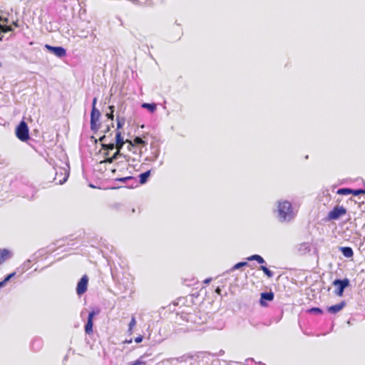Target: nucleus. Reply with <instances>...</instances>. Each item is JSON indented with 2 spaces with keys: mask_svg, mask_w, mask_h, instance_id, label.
<instances>
[{
  "mask_svg": "<svg viewBox=\"0 0 365 365\" xmlns=\"http://www.w3.org/2000/svg\"><path fill=\"white\" fill-rule=\"evenodd\" d=\"M296 216L292 203L288 200H279L277 205V219L281 222H289Z\"/></svg>",
  "mask_w": 365,
  "mask_h": 365,
  "instance_id": "obj_1",
  "label": "nucleus"
},
{
  "mask_svg": "<svg viewBox=\"0 0 365 365\" xmlns=\"http://www.w3.org/2000/svg\"><path fill=\"white\" fill-rule=\"evenodd\" d=\"M171 365H201V354L195 356H182L169 360Z\"/></svg>",
  "mask_w": 365,
  "mask_h": 365,
  "instance_id": "obj_2",
  "label": "nucleus"
},
{
  "mask_svg": "<svg viewBox=\"0 0 365 365\" xmlns=\"http://www.w3.org/2000/svg\"><path fill=\"white\" fill-rule=\"evenodd\" d=\"M16 136L22 142H26L29 139V130L27 123L21 120L15 130Z\"/></svg>",
  "mask_w": 365,
  "mask_h": 365,
  "instance_id": "obj_3",
  "label": "nucleus"
},
{
  "mask_svg": "<svg viewBox=\"0 0 365 365\" xmlns=\"http://www.w3.org/2000/svg\"><path fill=\"white\" fill-rule=\"evenodd\" d=\"M347 212L346 209L340 205H336L334 208L329 212L325 220L327 222L337 220L341 217L344 216Z\"/></svg>",
  "mask_w": 365,
  "mask_h": 365,
  "instance_id": "obj_4",
  "label": "nucleus"
},
{
  "mask_svg": "<svg viewBox=\"0 0 365 365\" xmlns=\"http://www.w3.org/2000/svg\"><path fill=\"white\" fill-rule=\"evenodd\" d=\"M332 284L336 287V289L334 291L335 294L336 296L341 297L344 294V289L349 286L350 281L348 278H344L343 279H336Z\"/></svg>",
  "mask_w": 365,
  "mask_h": 365,
  "instance_id": "obj_5",
  "label": "nucleus"
},
{
  "mask_svg": "<svg viewBox=\"0 0 365 365\" xmlns=\"http://www.w3.org/2000/svg\"><path fill=\"white\" fill-rule=\"evenodd\" d=\"M101 117V112L96 107L92 108L91 113V130L93 133H96L100 128V123H98Z\"/></svg>",
  "mask_w": 365,
  "mask_h": 365,
  "instance_id": "obj_6",
  "label": "nucleus"
},
{
  "mask_svg": "<svg viewBox=\"0 0 365 365\" xmlns=\"http://www.w3.org/2000/svg\"><path fill=\"white\" fill-rule=\"evenodd\" d=\"M220 360L210 353L201 354V365H220Z\"/></svg>",
  "mask_w": 365,
  "mask_h": 365,
  "instance_id": "obj_7",
  "label": "nucleus"
},
{
  "mask_svg": "<svg viewBox=\"0 0 365 365\" xmlns=\"http://www.w3.org/2000/svg\"><path fill=\"white\" fill-rule=\"evenodd\" d=\"M44 48L58 58H63L66 55V50L62 46H53L46 44Z\"/></svg>",
  "mask_w": 365,
  "mask_h": 365,
  "instance_id": "obj_8",
  "label": "nucleus"
},
{
  "mask_svg": "<svg viewBox=\"0 0 365 365\" xmlns=\"http://www.w3.org/2000/svg\"><path fill=\"white\" fill-rule=\"evenodd\" d=\"M88 284V277L86 274L83 275L78 281L76 287V293L82 295L87 291Z\"/></svg>",
  "mask_w": 365,
  "mask_h": 365,
  "instance_id": "obj_9",
  "label": "nucleus"
},
{
  "mask_svg": "<svg viewBox=\"0 0 365 365\" xmlns=\"http://www.w3.org/2000/svg\"><path fill=\"white\" fill-rule=\"evenodd\" d=\"M172 32L173 33V36L171 37V39L173 41H178L180 39L183 34L181 26L177 23H175V25H173L172 27Z\"/></svg>",
  "mask_w": 365,
  "mask_h": 365,
  "instance_id": "obj_10",
  "label": "nucleus"
},
{
  "mask_svg": "<svg viewBox=\"0 0 365 365\" xmlns=\"http://www.w3.org/2000/svg\"><path fill=\"white\" fill-rule=\"evenodd\" d=\"M274 293L272 292H265L261 293L259 303L262 307L267 306V301L271 302L274 299Z\"/></svg>",
  "mask_w": 365,
  "mask_h": 365,
  "instance_id": "obj_11",
  "label": "nucleus"
},
{
  "mask_svg": "<svg viewBox=\"0 0 365 365\" xmlns=\"http://www.w3.org/2000/svg\"><path fill=\"white\" fill-rule=\"evenodd\" d=\"M345 306H346V302L344 301H341L339 304L328 307L327 311L330 314H335L337 312H340Z\"/></svg>",
  "mask_w": 365,
  "mask_h": 365,
  "instance_id": "obj_12",
  "label": "nucleus"
},
{
  "mask_svg": "<svg viewBox=\"0 0 365 365\" xmlns=\"http://www.w3.org/2000/svg\"><path fill=\"white\" fill-rule=\"evenodd\" d=\"M150 150H151V155H152V159L151 160H155L159 155H160V147L158 144L156 143H151L150 144Z\"/></svg>",
  "mask_w": 365,
  "mask_h": 365,
  "instance_id": "obj_13",
  "label": "nucleus"
},
{
  "mask_svg": "<svg viewBox=\"0 0 365 365\" xmlns=\"http://www.w3.org/2000/svg\"><path fill=\"white\" fill-rule=\"evenodd\" d=\"M339 250L346 258H351L354 256V251L350 247H339Z\"/></svg>",
  "mask_w": 365,
  "mask_h": 365,
  "instance_id": "obj_14",
  "label": "nucleus"
},
{
  "mask_svg": "<svg viewBox=\"0 0 365 365\" xmlns=\"http://www.w3.org/2000/svg\"><path fill=\"white\" fill-rule=\"evenodd\" d=\"M61 175H63V177L62 178L58 179L57 177H56L54 178V180L56 181V184H60V185L63 184L64 182H66L67 181L68 175H69V174L66 171V170H62V169H61Z\"/></svg>",
  "mask_w": 365,
  "mask_h": 365,
  "instance_id": "obj_15",
  "label": "nucleus"
},
{
  "mask_svg": "<svg viewBox=\"0 0 365 365\" xmlns=\"http://www.w3.org/2000/svg\"><path fill=\"white\" fill-rule=\"evenodd\" d=\"M43 346V341L40 338L34 339L31 343V348L35 351H39Z\"/></svg>",
  "mask_w": 365,
  "mask_h": 365,
  "instance_id": "obj_16",
  "label": "nucleus"
},
{
  "mask_svg": "<svg viewBox=\"0 0 365 365\" xmlns=\"http://www.w3.org/2000/svg\"><path fill=\"white\" fill-rule=\"evenodd\" d=\"M124 140L120 131H117L115 134V145L117 148L121 149L123 146Z\"/></svg>",
  "mask_w": 365,
  "mask_h": 365,
  "instance_id": "obj_17",
  "label": "nucleus"
},
{
  "mask_svg": "<svg viewBox=\"0 0 365 365\" xmlns=\"http://www.w3.org/2000/svg\"><path fill=\"white\" fill-rule=\"evenodd\" d=\"M150 175V170H148V171L140 173L139 175V182L141 185L146 183Z\"/></svg>",
  "mask_w": 365,
  "mask_h": 365,
  "instance_id": "obj_18",
  "label": "nucleus"
},
{
  "mask_svg": "<svg viewBox=\"0 0 365 365\" xmlns=\"http://www.w3.org/2000/svg\"><path fill=\"white\" fill-rule=\"evenodd\" d=\"M248 261H257L259 264H262L265 263L264 258L259 255H252L247 258Z\"/></svg>",
  "mask_w": 365,
  "mask_h": 365,
  "instance_id": "obj_19",
  "label": "nucleus"
},
{
  "mask_svg": "<svg viewBox=\"0 0 365 365\" xmlns=\"http://www.w3.org/2000/svg\"><path fill=\"white\" fill-rule=\"evenodd\" d=\"M93 321L87 319V322L84 327L85 332L86 334L90 335V334H93Z\"/></svg>",
  "mask_w": 365,
  "mask_h": 365,
  "instance_id": "obj_20",
  "label": "nucleus"
},
{
  "mask_svg": "<svg viewBox=\"0 0 365 365\" xmlns=\"http://www.w3.org/2000/svg\"><path fill=\"white\" fill-rule=\"evenodd\" d=\"M142 108L147 109L150 113H154L157 109V106L154 103H143L141 105Z\"/></svg>",
  "mask_w": 365,
  "mask_h": 365,
  "instance_id": "obj_21",
  "label": "nucleus"
},
{
  "mask_svg": "<svg viewBox=\"0 0 365 365\" xmlns=\"http://www.w3.org/2000/svg\"><path fill=\"white\" fill-rule=\"evenodd\" d=\"M11 257V254L9 250L6 249H0V258L5 261L7 259H9Z\"/></svg>",
  "mask_w": 365,
  "mask_h": 365,
  "instance_id": "obj_22",
  "label": "nucleus"
},
{
  "mask_svg": "<svg viewBox=\"0 0 365 365\" xmlns=\"http://www.w3.org/2000/svg\"><path fill=\"white\" fill-rule=\"evenodd\" d=\"M117 131H119L120 128L123 127L125 123V118L117 115Z\"/></svg>",
  "mask_w": 365,
  "mask_h": 365,
  "instance_id": "obj_23",
  "label": "nucleus"
},
{
  "mask_svg": "<svg viewBox=\"0 0 365 365\" xmlns=\"http://www.w3.org/2000/svg\"><path fill=\"white\" fill-rule=\"evenodd\" d=\"M136 325V320L135 316L131 317V319L128 324V333L131 335L133 334V329Z\"/></svg>",
  "mask_w": 365,
  "mask_h": 365,
  "instance_id": "obj_24",
  "label": "nucleus"
},
{
  "mask_svg": "<svg viewBox=\"0 0 365 365\" xmlns=\"http://www.w3.org/2000/svg\"><path fill=\"white\" fill-rule=\"evenodd\" d=\"M351 192L352 189L344 187L338 189L336 193L342 195H348L349 194H351Z\"/></svg>",
  "mask_w": 365,
  "mask_h": 365,
  "instance_id": "obj_25",
  "label": "nucleus"
},
{
  "mask_svg": "<svg viewBox=\"0 0 365 365\" xmlns=\"http://www.w3.org/2000/svg\"><path fill=\"white\" fill-rule=\"evenodd\" d=\"M13 29L11 26L2 24L0 23V33H8L12 31Z\"/></svg>",
  "mask_w": 365,
  "mask_h": 365,
  "instance_id": "obj_26",
  "label": "nucleus"
},
{
  "mask_svg": "<svg viewBox=\"0 0 365 365\" xmlns=\"http://www.w3.org/2000/svg\"><path fill=\"white\" fill-rule=\"evenodd\" d=\"M259 269L262 270L264 274H266L268 277L271 278L273 277L274 273L272 271L269 269L267 267L261 265Z\"/></svg>",
  "mask_w": 365,
  "mask_h": 365,
  "instance_id": "obj_27",
  "label": "nucleus"
},
{
  "mask_svg": "<svg viewBox=\"0 0 365 365\" xmlns=\"http://www.w3.org/2000/svg\"><path fill=\"white\" fill-rule=\"evenodd\" d=\"M307 312L310 314H323V310L319 307H312L307 310Z\"/></svg>",
  "mask_w": 365,
  "mask_h": 365,
  "instance_id": "obj_28",
  "label": "nucleus"
},
{
  "mask_svg": "<svg viewBox=\"0 0 365 365\" xmlns=\"http://www.w3.org/2000/svg\"><path fill=\"white\" fill-rule=\"evenodd\" d=\"M116 145L113 143H103L102 144V148L105 150L109 151L113 150Z\"/></svg>",
  "mask_w": 365,
  "mask_h": 365,
  "instance_id": "obj_29",
  "label": "nucleus"
},
{
  "mask_svg": "<svg viewBox=\"0 0 365 365\" xmlns=\"http://www.w3.org/2000/svg\"><path fill=\"white\" fill-rule=\"evenodd\" d=\"M248 265V263L247 262H240L237 264H235L231 270H236V269H240L241 267H243L245 266H247Z\"/></svg>",
  "mask_w": 365,
  "mask_h": 365,
  "instance_id": "obj_30",
  "label": "nucleus"
},
{
  "mask_svg": "<svg viewBox=\"0 0 365 365\" xmlns=\"http://www.w3.org/2000/svg\"><path fill=\"white\" fill-rule=\"evenodd\" d=\"M132 180H134V178L133 176H127V177L116 178L115 181L126 183L127 182Z\"/></svg>",
  "mask_w": 365,
  "mask_h": 365,
  "instance_id": "obj_31",
  "label": "nucleus"
},
{
  "mask_svg": "<svg viewBox=\"0 0 365 365\" xmlns=\"http://www.w3.org/2000/svg\"><path fill=\"white\" fill-rule=\"evenodd\" d=\"M134 142L135 144L139 145L145 146L147 145V143L143 140L140 137H135L134 138Z\"/></svg>",
  "mask_w": 365,
  "mask_h": 365,
  "instance_id": "obj_32",
  "label": "nucleus"
},
{
  "mask_svg": "<svg viewBox=\"0 0 365 365\" xmlns=\"http://www.w3.org/2000/svg\"><path fill=\"white\" fill-rule=\"evenodd\" d=\"M100 312L99 309H96V310H92L89 312L88 314V319H89V320H93V318L96 315L98 314Z\"/></svg>",
  "mask_w": 365,
  "mask_h": 365,
  "instance_id": "obj_33",
  "label": "nucleus"
},
{
  "mask_svg": "<svg viewBox=\"0 0 365 365\" xmlns=\"http://www.w3.org/2000/svg\"><path fill=\"white\" fill-rule=\"evenodd\" d=\"M351 194L354 196H357L359 195H365V190L364 189H352Z\"/></svg>",
  "mask_w": 365,
  "mask_h": 365,
  "instance_id": "obj_34",
  "label": "nucleus"
},
{
  "mask_svg": "<svg viewBox=\"0 0 365 365\" xmlns=\"http://www.w3.org/2000/svg\"><path fill=\"white\" fill-rule=\"evenodd\" d=\"M16 274V272H12L11 274H9L8 275L6 276V277L4 278V279L2 281V282L4 283V286L6 285V284L14 277L15 276Z\"/></svg>",
  "mask_w": 365,
  "mask_h": 365,
  "instance_id": "obj_35",
  "label": "nucleus"
},
{
  "mask_svg": "<svg viewBox=\"0 0 365 365\" xmlns=\"http://www.w3.org/2000/svg\"><path fill=\"white\" fill-rule=\"evenodd\" d=\"M235 361H227L225 360H220V365H236Z\"/></svg>",
  "mask_w": 365,
  "mask_h": 365,
  "instance_id": "obj_36",
  "label": "nucleus"
},
{
  "mask_svg": "<svg viewBox=\"0 0 365 365\" xmlns=\"http://www.w3.org/2000/svg\"><path fill=\"white\" fill-rule=\"evenodd\" d=\"M122 154L120 153V149L118 148V150L111 156L113 158V160H117L119 156H121Z\"/></svg>",
  "mask_w": 365,
  "mask_h": 365,
  "instance_id": "obj_37",
  "label": "nucleus"
},
{
  "mask_svg": "<svg viewBox=\"0 0 365 365\" xmlns=\"http://www.w3.org/2000/svg\"><path fill=\"white\" fill-rule=\"evenodd\" d=\"M143 336L142 335H140L135 339V341L138 344L140 343L143 341Z\"/></svg>",
  "mask_w": 365,
  "mask_h": 365,
  "instance_id": "obj_38",
  "label": "nucleus"
},
{
  "mask_svg": "<svg viewBox=\"0 0 365 365\" xmlns=\"http://www.w3.org/2000/svg\"><path fill=\"white\" fill-rule=\"evenodd\" d=\"M106 117H107L108 119H110V120H113V118H114V115H113V113H110H110H106Z\"/></svg>",
  "mask_w": 365,
  "mask_h": 365,
  "instance_id": "obj_39",
  "label": "nucleus"
},
{
  "mask_svg": "<svg viewBox=\"0 0 365 365\" xmlns=\"http://www.w3.org/2000/svg\"><path fill=\"white\" fill-rule=\"evenodd\" d=\"M115 160H113L112 157H108L104 160L105 163H112Z\"/></svg>",
  "mask_w": 365,
  "mask_h": 365,
  "instance_id": "obj_40",
  "label": "nucleus"
},
{
  "mask_svg": "<svg viewBox=\"0 0 365 365\" xmlns=\"http://www.w3.org/2000/svg\"><path fill=\"white\" fill-rule=\"evenodd\" d=\"M81 33H82V34L80 35V36H81V38H87V37H88V34H87V33H86V32H85V31H81Z\"/></svg>",
  "mask_w": 365,
  "mask_h": 365,
  "instance_id": "obj_41",
  "label": "nucleus"
},
{
  "mask_svg": "<svg viewBox=\"0 0 365 365\" xmlns=\"http://www.w3.org/2000/svg\"><path fill=\"white\" fill-rule=\"evenodd\" d=\"M96 103H97V98H94L93 99V102H92V108H93V106L96 107Z\"/></svg>",
  "mask_w": 365,
  "mask_h": 365,
  "instance_id": "obj_42",
  "label": "nucleus"
},
{
  "mask_svg": "<svg viewBox=\"0 0 365 365\" xmlns=\"http://www.w3.org/2000/svg\"><path fill=\"white\" fill-rule=\"evenodd\" d=\"M108 108H109V110H110V113H114V110H115V106H110L108 107Z\"/></svg>",
  "mask_w": 365,
  "mask_h": 365,
  "instance_id": "obj_43",
  "label": "nucleus"
},
{
  "mask_svg": "<svg viewBox=\"0 0 365 365\" xmlns=\"http://www.w3.org/2000/svg\"><path fill=\"white\" fill-rule=\"evenodd\" d=\"M106 136L104 135L100 137L99 140L101 142H104L106 140Z\"/></svg>",
  "mask_w": 365,
  "mask_h": 365,
  "instance_id": "obj_44",
  "label": "nucleus"
},
{
  "mask_svg": "<svg viewBox=\"0 0 365 365\" xmlns=\"http://www.w3.org/2000/svg\"><path fill=\"white\" fill-rule=\"evenodd\" d=\"M211 281H212L211 278H207V279H205L204 283L209 284Z\"/></svg>",
  "mask_w": 365,
  "mask_h": 365,
  "instance_id": "obj_45",
  "label": "nucleus"
},
{
  "mask_svg": "<svg viewBox=\"0 0 365 365\" xmlns=\"http://www.w3.org/2000/svg\"><path fill=\"white\" fill-rule=\"evenodd\" d=\"M1 21H2L4 23H6V24H7V23H8V21H9V20H8V19H7V18L1 19Z\"/></svg>",
  "mask_w": 365,
  "mask_h": 365,
  "instance_id": "obj_46",
  "label": "nucleus"
},
{
  "mask_svg": "<svg viewBox=\"0 0 365 365\" xmlns=\"http://www.w3.org/2000/svg\"><path fill=\"white\" fill-rule=\"evenodd\" d=\"M4 287V283L1 282H0V289Z\"/></svg>",
  "mask_w": 365,
  "mask_h": 365,
  "instance_id": "obj_47",
  "label": "nucleus"
},
{
  "mask_svg": "<svg viewBox=\"0 0 365 365\" xmlns=\"http://www.w3.org/2000/svg\"><path fill=\"white\" fill-rule=\"evenodd\" d=\"M224 354V351L223 350H220V352H219V354L220 355H222Z\"/></svg>",
  "mask_w": 365,
  "mask_h": 365,
  "instance_id": "obj_48",
  "label": "nucleus"
},
{
  "mask_svg": "<svg viewBox=\"0 0 365 365\" xmlns=\"http://www.w3.org/2000/svg\"><path fill=\"white\" fill-rule=\"evenodd\" d=\"M91 36H93L94 38H96V34H95L93 32H92V34H91Z\"/></svg>",
  "mask_w": 365,
  "mask_h": 365,
  "instance_id": "obj_49",
  "label": "nucleus"
},
{
  "mask_svg": "<svg viewBox=\"0 0 365 365\" xmlns=\"http://www.w3.org/2000/svg\"><path fill=\"white\" fill-rule=\"evenodd\" d=\"M109 130H110V128H109V127H108V128H107V129H106V130L105 131V133L108 132V131H109Z\"/></svg>",
  "mask_w": 365,
  "mask_h": 365,
  "instance_id": "obj_50",
  "label": "nucleus"
},
{
  "mask_svg": "<svg viewBox=\"0 0 365 365\" xmlns=\"http://www.w3.org/2000/svg\"><path fill=\"white\" fill-rule=\"evenodd\" d=\"M14 25L15 26H18V24H17V23H14Z\"/></svg>",
  "mask_w": 365,
  "mask_h": 365,
  "instance_id": "obj_51",
  "label": "nucleus"
},
{
  "mask_svg": "<svg viewBox=\"0 0 365 365\" xmlns=\"http://www.w3.org/2000/svg\"><path fill=\"white\" fill-rule=\"evenodd\" d=\"M126 342L128 343H131L132 342V339L129 340V341H126Z\"/></svg>",
  "mask_w": 365,
  "mask_h": 365,
  "instance_id": "obj_52",
  "label": "nucleus"
},
{
  "mask_svg": "<svg viewBox=\"0 0 365 365\" xmlns=\"http://www.w3.org/2000/svg\"><path fill=\"white\" fill-rule=\"evenodd\" d=\"M220 288H217V289H216V292H220Z\"/></svg>",
  "mask_w": 365,
  "mask_h": 365,
  "instance_id": "obj_53",
  "label": "nucleus"
},
{
  "mask_svg": "<svg viewBox=\"0 0 365 365\" xmlns=\"http://www.w3.org/2000/svg\"><path fill=\"white\" fill-rule=\"evenodd\" d=\"M2 66V63L0 62V68Z\"/></svg>",
  "mask_w": 365,
  "mask_h": 365,
  "instance_id": "obj_54",
  "label": "nucleus"
}]
</instances>
